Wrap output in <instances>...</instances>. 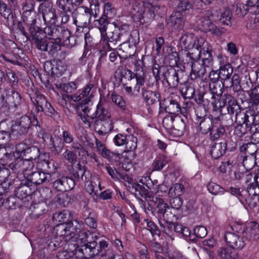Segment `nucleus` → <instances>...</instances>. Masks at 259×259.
I'll return each mask as SVG.
<instances>
[{
    "label": "nucleus",
    "mask_w": 259,
    "mask_h": 259,
    "mask_svg": "<svg viewBox=\"0 0 259 259\" xmlns=\"http://www.w3.org/2000/svg\"><path fill=\"white\" fill-rule=\"evenodd\" d=\"M142 95L144 101L148 105H153L159 100L160 94L158 92L148 90L145 88H142Z\"/></svg>",
    "instance_id": "nucleus-41"
},
{
    "label": "nucleus",
    "mask_w": 259,
    "mask_h": 259,
    "mask_svg": "<svg viewBox=\"0 0 259 259\" xmlns=\"http://www.w3.org/2000/svg\"><path fill=\"white\" fill-rule=\"evenodd\" d=\"M199 38H196L193 33L186 32L180 38V45L185 49H193L195 46L197 48V40Z\"/></svg>",
    "instance_id": "nucleus-24"
},
{
    "label": "nucleus",
    "mask_w": 259,
    "mask_h": 259,
    "mask_svg": "<svg viewBox=\"0 0 259 259\" xmlns=\"http://www.w3.org/2000/svg\"><path fill=\"white\" fill-rule=\"evenodd\" d=\"M164 223L162 224L159 222L160 226L162 229V231L167 236L169 237L171 240H174L172 237V232L174 231L175 223H172V221L164 220Z\"/></svg>",
    "instance_id": "nucleus-58"
},
{
    "label": "nucleus",
    "mask_w": 259,
    "mask_h": 259,
    "mask_svg": "<svg viewBox=\"0 0 259 259\" xmlns=\"http://www.w3.org/2000/svg\"><path fill=\"white\" fill-rule=\"evenodd\" d=\"M93 120L95 131L99 136H105L113 130L114 122L111 117Z\"/></svg>",
    "instance_id": "nucleus-10"
},
{
    "label": "nucleus",
    "mask_w": 259,
    "mask_h": 259,
    "mask_svg": "<svg viewBox=\"0 0 259 259\" xmlns=\"http://www.w3.org/2000/svg\"><path fill=\"white\" fill-rule=\"evenodd\" d=\"M0 184V197H3L11 193L15 189L14 183L7 182L5 180Z\"/></svg>",
    "instance_id": "nucleus-60"
},
{
    "label": "nucleus",
    "mask_w": 259,
    "mask_h": 259,
    "mask_svg": "<svg viewBox=\"0 0 259 259\" xmlns=\"http://www.w3.org/2000/svg\"><path fill=\"white\" fill-rule=\"evenodd\" d=\"M109 18L105 17V15H102L98 20L95 21V25L100 30L101 32V38L105 36V33L106 32L107 26L109 24Z\"/></svg>",
    "instance_id": "nucleus-53"
},
{
    "label": "nucleus",
    "mask_w": 259,
    "mask_h": 259,
    "mask_svg": "<svg viewBox=\"0 0 259 259\" xmlns=\"http://www.w3.org/2000/svg\"><path fill=\"white\" fill-rule=\"evenodd\" d=\"M195 1L193 0H170L169 5L176 11L175 12H186L190 9H198L195 7Z\"/></svg>",
    "instance_id": "nucleus-18"
},
{
    "label": "nucleus",
    "mask_w": 259,
    "mask_h": 259,
    "mask_svg": "<svg viewBox=\"0 0 259 259\" xmlns=\"http://www.w3.org/2000/svg\"><path fill=\"white\" fill-rule=\"evenodd\" d=\"M13 121L3 120L0 122V133L3 135L14 137Z\"/></svg>",
    "instance_id": "nucleus-47"
},
{
    "label": "nucleus",
    "mask_w": 259,
    "mask_h": 259,
    "mask_svg": "<svg viewBox=\"0 0 259 259\" xmlns=\"http://www.w3.org/2000/svg\"><path fill=\"white\" fill-rule=\"evenodd\" d=\"M120 30L118 27V22H113L112 25L109 28L107 33H105V36L102 38L104 41L107 42V46L105 48L107 51H110L115 49L116 44L120 40Z\"/></svg>",
    "instance_id": "nucleus-6"
},
{
    "label": "nucleus",
    "mask_w": 259,
    "mask_h": 259,
    "mask_svg": "<svg viewBox=\"0 0 259 259\" xmlns=\"http://www.w3.org/2000/svg\"><path fill=\"white\" fill-rule=\"evenodd\" d=\"M227 143L222 142L215 143L211 146L210 154L214 159H218L225 154L227 150Z\"/></svg>",
    "instance_id": "nucleus-43"
},
{
    "label": "nucleus",
    "mask_w": 259,
    "mask_h": 259,
    "mask_svg": "<svg viewBox=\"0 0 259 259\" xmlns=\"http://www.w3.org/2000/svg\"><path fill=\"white\" fill-rule=\"evenodd\" d=\"M141 73H133L122 66H119L115 71V73L120 75L119 80L122 84L134 85V92L137 93H139L141 86L143 85L145 81L144 73L142 71Z\"/></svg>",
    "instance_id": "nucleus-2"
},
{
    "label": "nucleus",
    "mask_w": 259,
    "mask_h": 259,
    "mask_svg": "<svg viewBox=\"0 0 259 259\" xmlns=\"http://www.w3.org/2000/svg\"><path fill=\"white\" fill-rule=\"evenodd\" d=\"M185 18L182 13L174 11L167 21V24L172 29L181 30L185 25Z\"/></svg>",
    "instance_id": "nucleus-13"
},
{
    "label": "nucleus",
    "mask_w": 259,
    "mask_h": 259,
    "mask_svg": "<svg viewBox=\"0 0 259 259\" xmlns=\"http://www.w3.org/2000/svg\"><path fill=\"white\" fill-rule=\"evenodd\" d=\"M28 175V180L29 183L35 185H39L42 183L48 182L50 181L51 176L41 170H37Z\"/></svg>",
    "instance_id": "nucleus-21"
},
{
    "label": "nucleus",
    "mask_w": 259,
    "mask_h": 259,
    "mask_svg": "<svg viewBox=\"0 0 259 259\" xmlns=\"http://www.w3.org/2000/svg\"><path fill=\"white\" fill-rule=\"evenodd\" d=\"M196 48L199 49V59L201 56L202 59H213L212 47L204 38L200 37L197 40Z\"/></svg>",
    "instance_id": "nucleus-19"
},
{
    "label": "nucleus",
    "mask_w": 259,
    "mask_h": 259,
    "mask_svg": "<svg viewBox=\"0 0 259 259\" xmlns=\"http://www.w3.org/2000/svg\"><path fill=\"white\" fill-rule=\"evenodd\" d=\"M74 186L73 179L67 176H62L53 182V187L59 191H68L72 189Z\"/></svg>",
    "instance_id": "nucleus-15"
},
{
    "label": "nucleus",
    "mask_w": 259,
    "mask_h": 259,
    "mask_svg": "<svg viewBox=\"0 0 259 259\" xmlns=\"http://www.w3.org/2000/svg\"><path fill=\"white\" fill-rule=\"evenodd\" d=\"M70 173L73 178L72 179L74 184L76 182L86 181L89 176V175H87V173L89 172L86 170L85 166L81 164L80 163H77L75 168L72 167V170H70Z\"/></svg>",
    "instance_id": "nucleus-22"
},
{
    "label": "nucleus",
    "mask_w": 259,
    "mask_h": 259,
    "mask_svg": "<svg viewBox=\"0 0 259 259\" xmlns=\"http://www.w3.org/2000/svg\"><path fill=\"white\" fill-rule=\"evenodd\" d=\"M144 8V3L141 4L140 0H133L132 7L129 13L134 21L138 22L140 20Z\"/></svg>",
    "instance_id": "nucleus-34"
},
{
    "label": "nucleus",
    "mask_w": 259,
    "mask_h": 259,
    "mask_svg": "<svg viewBox=\"0 0 259 259\" xmlns=\"http://www.w3.org/2000/svg\"><path fill=\"white\" fill-rule=\"evenodd\" d=\"M61 27L55 24L47 25L42 32L50 40H57Z\"/></svg>",
    "instance_id": "nucleus-39"
},
{
    "label": "nucleus",
    "mask_w": 259,
    "mask_h": 259,
    "mask_svg": "<svg viewBox=\"0 0 259 259\" xmlns=\"http://www.w3.org/2000/svg\"><path fill=\"white\" fill-rule=\"evenodd\" d=\"M250 106L248 109L255 112H259V85L256 86L252 90L250 96Z\"/></svg>",
    "instance_id": "nucleus-40"
},
{
    "label": "nucleus",
    "mask_w": 259,
    "mask_h": 259,
    "mask_svg": "<svg viewBox=\"0 0 259 259\" xmlns=\"http://www.w3.org/2000/svg\"><path fill=\"white\" fill-rule=\"evenodd\" d=\"M36 19V14L35 12H32L31 16L28 17L27 20H23L25 25L28 28L29 33H33V31H38L40 28L35 25Z\"/></svg>",
    "instance_id": "nucleus-55"
},
{
    "label": "nucleus",
    "mask_w": 259,
    "mask_h": 259,
    "mask_svg": "<svg viewBox=\"0 0 259 259\" xmlns=\"http://www.w3.org/2000/svg\"><path fill=\"white\" fill-rule=\"evenodd\" d=\"M215 96L209 92L199 93L195 98V101L198 105H201L208 108L210 105L214 104Z\"/></svg>",
    "instance_id": "nucleus-30"
},
{
    "label": "nucleus",
    "mask_w": 259,
    "mask_h": 259,
    "mask_svg": "<svg viewBox=\"0 0 259 259\" xmlns=\"http://www.w3.org/2000/svg\"><path fill=\"white\" fill-rule=\"evenodd\" d=\"M71 251H74V254L80 259H89L97 255L99 253L98 242L96 241L89 242L77 247L76 249Z\"/></svg>",
    "instance_id": "nucleus-4"
},
{
    "label": "nucleus",
    "mask_w": 259,
    "mask_h": 259,
    "mask_svg": "<svg viewBox=\"0 0 259 259\" xmlns=\"http://www.w3.org/2000/svg\"><path fill=\"white\" fill-rule=\"evenodd\" d=\"M201 63L199 62L198 63H195L193 65V72L195 77L197 78H200L203 77L206 74V69H210L213 64V59H202Z\"/></svg>",
    "instance_id": "nucleus-12"
},
{
    "label": "nucleus",
    "mask_w": 259,
    "mask_h": 259,
    "mask_svg": "<svg viewBox=\"0 0 259 259\" xmlns=\"http://www.w3.org/2000/svg\"><path fill=\"white\" fill-rule=\"evenodd\" d=\"M75 235H74L69 238H66L67 245L70 250L76 249L77 247L93 241L91 240V239H93V235L85 231H79L77 236H75Z\"/></svg>",
    "instance_id": "nucleus-8"
},
{
    "label": "nucleus",
    "mask_w": 259,
    "mask_h": 259,
    "mask_svg": "<svg viewBox=\"0 0 259 259\" xmlns=\"http://www.w3.org/2000/svg\"><path fill=\"white\" fill-rule=\"evenodd\" d=\"M0 50L7 52L21 51L17 47V45L13 41L5 39L4 37L0 34Z\"/></svg>",
    "instance_id": "nucleus-42"
},
{
    "label": "nucleus",
    "mask_w": 259,
    "mask_h": 259,
    "mask_svg": "<svg viewBox=\"0 0 259 259\" xmlns=\"http://www.w3.org/2000/svg\"><path fill=\"white\" fill-rule=\"evenodd\" d=\"M144 8L143 10L142 16L138 22L141 24L148 23L152 21L155 16V11L156 8L154 6L150 5L149 4H144Z\"/></svg>",
    "instance_id": "nucleus-28"
},
{
    "label": "nucleus",
    "mask_w": 259,
    "mask_h": 259,
    "mask_svg": "<svg viewBox=\"0 0 259 259\" xmlns=\"http://www.w3.org/2000/svg\"><path fill=\"white\" fill-rule=\"evenodd\" d=\"M61 44L60 42H58V40H52L48 42V50L46 52L52 57H57L58 51L61 49Z\"/></svg>",
    "instance_id": "nucleus-63"
},
{
    "label": "nucleus",
    "mask_w": 259,
    "mask_h": 259,
    "mask_svg": "<svg viewBox=\"0 0 259 259\" xmlns=\"http://www.w3.org/2000/svg\"><path fill=\"white\" fill-rule=\"evenodd\" d=\"M119 50L122 51L123 54L121 57L124 58L127 62L136 55L135 48L134 46H131L127 42H124L119 46Z\"/></svg>",
    "instance_id": "nucleus-45"
},
{
    "label": "nucleus",
    "mask_w": 259,
    "mask_h": 259,
    "mask_svg": "<svg viewBox=\"0 0 259 259\" xmlns=\"http://www.w3.org/2000/svg\"><path fill=\"white\" fill-rule=\"evenodd\" d=\"M30 100L35 106L37 112L43 110L44 107L48 103L45 96L41 94H36L35 97H30Z\"/></svg>",
    "instance_id": "nucleus-48"
},
{
    "label": "nucleus",
    "mask_w": 259,
    "mask_h": 259,
    "mask_svg": "<svg viewBox=\"0 0 259 259\" xmlns=\"http://www.w3.org/2000/svg\"><path fill=\"white\" fill-rule=\"evenodd\" d=\"M95 142L97 151L104 158L112 162H116L117 158H120L121 156L120 154L110 151L98 139L95 138Z\"/></svg>",
    "instance_id": "nucleus-16"
},
{
    "label": "nucleus",
    "mask_w": 259,
    "mask_h": 259,
    "mask_svg": "<svg viewBox=\"0 0 259 259\" xmlns=\"http://www.w3.org/2000/svg\"><path fill=\"white\" fill-rule=\"evenodd\" d=\"M22 161L23 158L20 157H18L11 163L7 165V164H4L6 167L8 168L9 170L10 169L12 170V173L17 174V173H22Z\"/></svg>",
    "instance_id": "nucleus-56"
},
{
    "label": "nucleus",
    "mask_w": 259,
    "mask_h": 259,
    "mask_svg": "<svg viewBox=\"0 0 259 259\" xmlns=\"http://www.w3.org/2000/svg\"><path fill=\"white\" fill-rule=\"evenodd\" d=\"M162 77L168 84L169 88H176L178 86L179 78L178 71L174 68L163 67Z\"/></svg>",
    "instance_id": "nucleus-11"
},
{
    "label": "nucleus",
    "mask_w": 259,
    "mask_h": 259,
    "mask_svg": "<svg viewBox=\"0 0 259 259\" xmlns=\"http://www.w3.org/2000/svg\"><path fill=\"white\" fill-rule=\"evenodd\" d=\"M257 112L254 111L249 109L247 110L245 112L243 113V116L242 117V123L249 127L251 130L256 125L259 124V120L256 119Z\"/></svg>",
    "instance_id": "nucleus-26"
},
{
    "label": "nucleus",
    "mask_w": 259,
    "mask_h": 259,
    "mask_svg": "<svg viewBox=\"0 0 259 259\" xmlns=\"http://www.w3.org/2000/svg\"><path fill=\"white\" fill-rule=\"evenodd\" d=\"M239 149L240 152L244 153L246 156H255L258 146L255 143L249 142L240 146Z\"/></svg>",
    "instance_id": "nucleus-51"
},
{
    "label": "nucleus",
    "mask_w": 259,
    "mask_h": 259,
    "mask_svg": "<svg viewBox=\"0 0 259 259\" xmlns=\"http://www.w3.org/2000/svg\"><path fill=\"white\" fill-rule=\"evenodd\" d=\"M43 19L46 25L55 24L58 16L56 10L51 6H45L42 11Z\"/></svg>",
    "instance_id": "nucleus-29"
},
{
    "label": "nucleus",
    "mask_w": 259,
    "mask_h": 259,
    "mask_svg": "<svg viewBox=\"0 0 259 259\" xmlns=\"http://www.w3.org/2000/svg\"><path fill=\"white\" fill-rule=\"evenodd\" d=\"M68 227L67 224H58L54 228V232L57 236L62 237L67 243V239L72 236H70V234L68 233Z\"/></svg>",
    "instance_id": "nucleus-52"
},
{
    "label": "nucleus",
    "mask_w": 259,
    "mask_h": 259,
    "mask_svg": "<svg viewBox=\"0 0 259 259\" xmlns=\"http://www.w3.org/2000/svg\"><path fill=\"white\" fill-rule=\"evenodd\" d=\"M24 156L26 159L33 160L38 163V161L41 160L43 156L48 157V154L44 153L40 154L39 149L36 146H30L25 150V153Z\"/></svg>",
    "instance_id": "nucleus-32"
},
{
    "label": "nucleus",
    "mask_w": 259,
    "mask_h": 259,
    "mask_svg": "<svg viewBox=\"0 0 259 259\" xmlns=\"http://www.w3.org/2000/svg\"><path fill=\"white\" fill-rule=\"evenodd\" d=\"M165 106V111L170 114H177L179 112L183 114L179 103L175 100L170 99Z\"/></svg>",
    "instance_id": "nucleus-54"
},
{
    "label": "nucleus",
    "mask_w": 259,
    "mask_h": 259,
    "mask_svg": "<svg viewBox=\"0 0 259 259\" xmlns=\"http://www.w3.org/2000/svg\"><path fill=\"white\" fill-rule=\"evenodd\" d=\"M225 83L223 82L219 81L215 82H209V89L210 91V93L213 95L214 96H222L223 92L224 86Z\"/></svg>",
    "instance_id": "nucleus-62"
},
{
    "label": "nucleus",
    "mask_w": 259,
    "mask_h": 259,
    "mask_svg": "<svg viewBox=\"0 0 259 259\" xmlns=\"http://www.w3.org/2000/svg\"><path fill=\"white\" fill-rule=\"evenodd\" d=\"M70 218V213L67 210L56 212L53 215V220L59 223V224H68Z\"/></svg>",
    "instance_id": "nucleus-49"
},
{
    "label": "nucleus",
    "mask_w": 259,
    "mask_h": 259,
    "mask_svg": "<svg viewBox=\"0 0 259 259\" xmlns=\"http://www.w3.org/2000/svg\"><path fill=\"white\" fill-rule=\"evenodd\" d=\"M91 17L85 6L78 7L72 13L73 23L77 27L87 28L90 23Z\"/></svg>",
    "instance_id": "nucleus-7"
},
{
    "label": "nucleus",
    "mask_w": 259,
    "mask_h": 259,
    "mask_svg": "<svg viewBox=\"0 0 259 259\" xmlns=\"http://www.w3.org/2000/svg\"><path fill=\"white\" fill-rule=\"evenodd\" d=\"M49 146L51 151L55 154L58 155L62 151L65 144L61 138L58 136H55L52 138Z\"/></svg>",
    "instance_id": "nucleus-44"
},
{
    "label": "nucleus",
    "mask_w": 259,
    "mask_h": 259,
    "mask_svg": "<svg viewBox=\"0 0 259 259\" xmlns=\"http://www.w3.org/2000/svg\"><path fill=\"white\" fill-rule=\"evenodd\" d=\"M192 52H189L187 53L185 59V61L187 65L190 66L191 67V70L190 74V79L194 80L196 79V77L193 76V65L195 63H198V60H199V49L195 48Z\"/></svg>",
    "instance_id": "nucleus-31"
},
{
    "label": "nucleus",
    "mask_w": 259,
    "mask_h": 259,
    "mask_svg": "<svg viewBox=\"0 0 259 259\" xmlns=\"http://www.w3.org/2000/svg\"><path fill=\"white\" fill-rule=\"evenodd\" d=\"M38 165L41 170L50 176L57 168V163L53 159H45L42 158L40 160L38 161Z\"/></svg>",
    "instance_id": "nucleus-33"
},
{
    "label": "nucleus",
    "mask_w": 259,
    "mask_h": 259,
    "mask_svg": "<svg viewBox=\"0 0 259 259\" xmlns=\"http://www.w3.org/2000/svg\"><path fill=\"white\" fill-rule=\"evenodd\" d=\"M213 15L212 12L207 11L205 16L200 19V26L206 32H209L212 34L217 36L221 35L225 32L223 28L220 29L213 23Z\"/></svg>",
    "instance_id": "nucleus-5"
},
{
    "label": "nucleus",
    "mask_w": 259,
    "mask_h": 259,
    "mask_svg": "<svg viewBox=\"0 0 259 259\" xmlns=\"http://www.w3.org/2000/svg\"><path fill=\"white\" fill-rule=\"evenodd\" d=\"M233 69L230 64H227L220 67L219 74L221 81L224 83L228 84L229 79L233 73Z\"/></svg>",
    "instance_id": "nucleus-46"
},
{
    "label": "nucleus",
    "mask_w": 259,
    "mask_h": 259,
    "mask_svg": "<svg viewBox=\"0 0 259 259\" xmlns=\"http://www.w3.org/2000/svg\"><path fill=\"white\" fill-rule=\"evenodd\" d=\"M225 240L227 244L235 249H241L244 246V243L242 237L238 234L227 232L225 235Z\"/></svg>",
    "instance_id": "nucleus-17"
},
{
    "label": "nucleus",
    "mask_w": 259,
    "mask_h": 259,
    "mask_svg": "<svg viewBox=\"0 0 259 259\" xmlns=\"http://www.w3.org/2000/svg\"><path fill=\"white\" fill-rule=\"evenodd\" d=\"M48 206L44 202H33L29 207L30 217L35 219L47 211Z\"/></svg>",
    "instance_id": "nucleus-25"
},
{
    "label": "nucleus",
    "mask_w": 259,
    "mask_h": 259,
    "mask_svg": "<svg viewBox=\"0 0 259 259\" xmlns=\"http://www.w3.org/2000/svg\"><path fill=\"white\" fill-rule=\"evenodd\" d=\"M13 121V132L14 133V137L16 138H20L26 135L31 126V125L37 126L38 121L36 120V123L31 121L30 117L24 115L19 118H17Z\"/></svg>",
    "instance_id": "nucleus-3"
},
{
    "label": "nucleus",
    "mask_w": 259,
    "mask_h": 259,
    "mask_svg": "<svg viewBox=\"0 0 259 259\" xmlns=\"http://www.w3.org/2000/svg\"><path fill=\"white\" fill-rule=\"evenodd\" d=\"M21 200L19 198L15 197H9L6 199L4 197L0 198V206L4 205L6 208L9 209H15L17 207L21 206Z\"/></svg>",
    "instance_id": "nucleus-37"
},
{
    "label": "nucleus",
    "mask_w": 259,
    "mask_h": 259,
    "mask_svg": "<svg viewBox=\"0 0 259 259\" xmlns=\"http://www.w3.org/2000/svg\"><path fill=\"white\" fill-rule=\"evenodd\" d=\"M22 98L21 94L15 89L8 93L3 92L0 88V108L4 109V111L6 112V114L10 115L18 109L22 103Z\"/></svg>",
    "instance_id": "nucleus-1"
},
{
    "label": "nucleus",
    "mask_w": 259,
    "mask_h": 259,
    "mask_svg": "<svg viewBox=\"0 0 259 259\" xmlns=\"http://www.w3.org/2000/svg\"><path fill=\"white\" fill-rule=\"evenodd\" d=\"M56 199L59 205L63 207H68L72 203L70 193H60L56 196Z\"/></svg>",
    "instance_id": "nucleus-64"
},
{
    "label": "nucleus",
    "mask_w": 259,
    "mask_h": 259,
    "mask_svg": "<svg viewBox=\"0 0 259 259\" xmlns=\"http://www.w3.org/2000/svg\"><path fill=\"white\" fill-rule=\"evenodd\" d=\"M226 130L223 125L219 126L213 125L212 130H210L209 133L210 140L211 141H215L220 137L225 135Z\"/></svg>",
    "instance_id": "nucleus-57"
},
{
    "label": "nucleus",
    "mask_w": 259,
    "mask_h": 259,
    "mask_svg": "<svg viewBox=\"0 0 259 259\" xmlns=\"http://www.w3.org/2000/svg\"><path fill=\"white\" fill-rule=\"evenodd\" d=\"M219 102L220 107L227 105L228 112L235 114L236 120L238 114L241 112V107L237 100L231 95L225 93L220 97Z\"/></svg>",
    "instance_id": "nucleus-9"
},
{
    "label": "nucleus",
    "mask_w": 259,
    "mask_h": 259,
    "mask_svg": "<svg viewBox=\"0 0 259 259\" xmlns=\"http://www.w3.org/2000/svg\"><path fill=\"white\" fill-rule=\"evenodd\" d=\"M151 201L156 205L154 211L157 217L162 218L164 219L165 216L167 215L166 212L169 206L161 198L152 197Z\"/></svg>",
    "instance_id": "nucleus-27"
},
{
    "label": "nucleus",
    "mask_w": 259,
    "mask_h": 259,
    "mask_svg": "<svg viewBox=\"0 0 259 259\" xmlns=\"http://www.w3.org/2000/svg\"><path fill=\"white\" fill-rule=\"evenodd\" d=\"M232 248H222L219 251V254L222 258L237 259L238 255L237 252Z\"/></svg>",
    "instance_id": "nucleus-59"
},
{
    "label": "nucleus",
    "mask_w": 259,
    "mask_h": 259,
    "mask_svg": "<svg viewBox=\"0 0 259 259\" xmlns=\"http://www.w3.org/2000/svg\"><path fill=\"white\" fill-rule=\"evenodd\" d=\"M29 184V182L26 181L24 183H21L20 186L15 189V195L21 201L32 193Z\"/></svg>",
    "instance_id": "nucleus-35"
},
{
    "label": "nucleus",
    "mask_w": 259,
    "mask_h": 259,
    "mask_svg": "<svg viewBox=\"0 0 259 259\" xmlns=\"http://www.w3.org/2000/svg\"><path fill=\"white\" fill-rule=\"evenodd\" d=\"M33 45L39 50L46 52L48 50V42L46 36L41 29L30 33Z\"/></svg>",
    "instance_id": "nucleus-14"
},
{
    "label": "nucleus",
    "mask_w": 259,
    "mask_h": 259,
    "mask_svg": "<svg viewBox=\"0 0 259 259\" xmlns=\"http://www.w3.org/2000/svg\"><path fill=\"white\" fill-rule=\"evenodd\" d=\"M92 120L111 117V114L106 108V105L101 99L96 106L95 111L90 116L87 115Z\"/></svg>",
    "instance_id": "nucleus-20"
},
{
    "label": "nucleus",
    "mask_w": 259,
    "mask_h": 259,
    "mask_svg": "<svg viewBox=\"0 0 259 259\" xmlns=\"http://www.w3.org/2000/svg\"><path fill=\"white\" fill-rule=\"evenodd\" d=\"M186 125L184 119H181L179 117H177L174 123V130L171 132L180 136L184 134L186 130Z\"/></svg>",
    "instance_id": "nucleus-61"
},
{
    "label": "nucleus",
    "mask_w": 259,
    "mask_h": 259,
    "mask_svg": "<svg viewBox=\"0 0 259 259\" xmlns=\"http://www.w3.org/2000/svg\"><path fill=\"white\" fill-rule=\"evenodd\" d=\"M180 92L182 97L185 99H191L194 98L195 90L192 83L185 81L180 85Z\"/></svg>",
    "instance_id": "nucleus-36"
},
{
    "label": "nucleus",
    "mask_w": 259,
    "mask_h": 259,
    "mask_svg": "<svg viewBox=\"0 0 259 259\" xmlns=\"http://www.w3.org/2000/svg\"><path fill=\"white\" fill-rule=\"evenodd\" d=\"M98 250L99 253L97 255L100 256L102 259H114L115 253L112 248L109 246L107 241L105 240L99 241Z\"/></svg>",
    "instance_id": "nucleus-23"
},
{
    "label": "nucleus",
    "mask_w": 259,
    "mask_h": 259,
    "mask_svg": "<svg viewBox=\"0 0 259 259\" xmlns=\"http://www.w3.org/2000/svg\"><path fill=\"white\" fill-rule=\"evenodd\" d=\"M170 161V159L164 155H159L152 163L153 170H160Z\"/></svg>",
    "instance_id": "nucleus-50"
},
{
    "label": "nucleus",
    "mask_w": 259,
    "mask_h": 259,
    "mask_svg": "<svg viewBox=\"0 0 259 259\" xmlns=\"http://www.w3.org/2000/svg\"><path fill=\"white\" fill-rule=\"evenodd\" d=\"M214 120L212 119V116H208V117H206L203 118L199 121H197L198 123V129L199 131L202 134H207L210 132V130H212L213 127V121Z\"/></svg>",
    "instance_id": "nucleus-38"
}]
</instances>
